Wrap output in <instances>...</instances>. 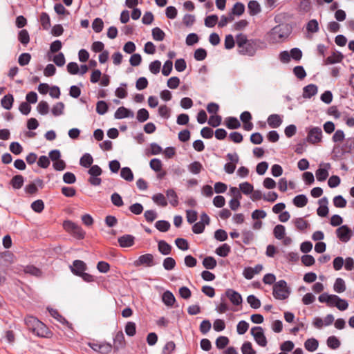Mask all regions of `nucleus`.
<instances>
[{
  "label": "nucleus",
  "instance_id": "nucleus-1",
  "mask_svg": "<svg viewBox=\"0 0 354 354\" xmlns=\"http://www.w3.org/2000/svg\"><path fill=\"white\" fill-rule=\"evenodd\" d=\"M288 36L286 26L277 25L267 34V40L272 44L279 43Z\"/></svg>",
  "mask_w": 354,
  "mask_h": 354
},
{
  "label": "nucleus",
  "instance_id": "nucleus-2",
  "mask_svg": "<svg viewBox=\"0 0 354 354\" xmlns=\"http://www.w3.org/2000/svg\"><path fill=\"white\" fill-rule=\"evenodd\" d=\"M290 291L287 287V283L284 280H280L273 286V296L275 299L283 300L288 297Z\"/></svg>",
  "mask_w": 354,
  "mask_h": 354
},
{
  "label": "nucleus",
  "instance_id": "nucleus-3",
  "mask_svg": "<svg viewBox=\"0 0 354 354\" xmlns=\"http://www.w3.org/2000/svg\"><path fill=\"white\" fill-rule=\"evenodd\" d=\"M261 43L259 39H250L242 48L238 50L239 53L243 55L254 56Z\"/></svg>",
  "mask_w": 354,
  "mask_h": 354
},
{
  "label": "nucleus",
  "instance_id": "nucleus-4",
  "mask_svg": "<svg viewBox=\"0 0 354 354\" xmlns=\"http://www.w3.org/2000/svg\"><path fill=\"white\" fill-rule=\"evenodd\" d=\"M322 131L320 127H315L309 129L306 140L309 143L317 144L322 141Z\"/></svg>",
  "mask_w": 354,
  "mask_h": 354
},
{
  "label": "nucleus",
  "instance_id": "nucleus-5",
  "mask_svg": "<svg viewBox=\"0 0 354 354\" xmlns=\"http://www.w3.org/2000/svg\"><path fill=\"white\" fill-rule=\"evenodd\" d=\"M251 334L254 337L256 342L261 346H266L267 345V339L264 335L263 330L260 326H255L252 328Z\"/></svg>",
  "mask_w": 354,
  "mask_h": 354
},
{
  "label": "nucleus",
  "instance_id": "nucleus-6",
  "mask_svg": "<svg viewBox=\"0 0 354 354\" xmlns=\"http://www.w3.org/2000/svg\"><path fill=\"white\" fill-rule=\"evenodd\" d=\"M32 333L37 337L44 338H51L53 337V332L44 324L42 322L39 321L36 326L35 330Z\"/></svg>",
  "mask_w": 354,
  "mask_h": 354
},
{
  "label": "nucleus",
  "instance_id": "nucleus-7",
  "mask_svg": "<svg viewBox=\"0 0 354 354\" xmlns=\"http://www.w3.org/2000/svg\"><path fill=\"white\" fill-rule=\"evenodd\" d=\"M339 239L344 243L348 242L353 236L352 230L347 225H342L336 230Z\"/></svg>",
  "mask_w": 354,
  "mask_h": 354
},
{
  "label": "nucleus",
  "instance_id": "nucleus-8",
  "mask_svg": "<svg viewBox=\"0 0 354 354\" xmlns=\"http://www.w3.org/2000/svg\"><path fill=\"white\" fill-rule=\"evenodd\" d=\"M72 273L76 276L80 277L86 270V264L82 260H75L73 266L71 267Z\"/></svg>",
  "mask_w": 354,
  "mask_h": 354
},
{
  "label": "nucleus",
  "instance_id": "nucleus-9",
  "mask_svg": "<svg viewBox=\"0 0 354 354\" xmlns=\"http://www.w3.org/2000/svg\"><path fill=\"white\" fill-rule=\"evenodd\" d=\"M225 296L229 299L231 303L235 306L241 304L243 301L241 295L233 289H227Z\"/></svg>",
  "mask_w": 354,
  "mask_h": 354
},
{
  "label": "nucleus",
  "instance_id": "nucleus-10",
  "mask_svg": "<svg viewBox=\"0 0 354 354\" xmlns=\"http://www.w3.org/2000/svg\"><path fill=\"white\" fill-rule=\"evenodd\" d=\"M263 270V266L257 264L255 267L245 268L243 272L244 277L247 279H252L255 274H259Z\"/></svg>",
  "mask_w": 354,
  "mask_h": 354
},
{
  "label": "nucleus",
  "instance_id": "nucleus-11",
  "mask_svg": "<svg viewBox=\"0 0 354 354\" xmlns=\"http://www.w3.org/2000/svg\"><path fill=\"white\" fill-rule=\"evenodd\" d=\"M145 265L151 267L153 265V257L151 254H145L141 255L138 259L134 262V266H138Z\"/></svg>",
  "mask_w": 354,
  "mask_h": 354
},
{
  "label": "nucleus",
  "instance_id": "nucleus-12",
  "mask_svg": "<svg viewBox=\"0 0 354 354\" xmlns=\"http://www.w3.org/2000/svg\"><path fill=\"white\" fill-rule=\"evenodd\" d=\"M124 335L122 330L118 331L113 337V348L116 351L124 347Z\"/></svg>",
  "mask_w": 354,
  "mask_h": 354
},
{
  "label": "nucleus",
  "instance_id": "nucleus-13",
  "mask_svg": "<svg viewBox=\"0 0 354 354\" xmlns=\"http://www.w3.org/2000/svg\"><path fill=\"white\" fill-rule=\"evenodd\" d=\"M319 207L317 210V214L321 217H325L328 214V208L327 207L328 200L326 197L321 198L319 201Z\"/></svg>",
  "mask_w": 354,
  "mask_h": 354
},
{
  "label": "nucleus",
  "instance_id": "nucleus-14",
  "mask_svg": "<svg viewBox=\"0 0 354 354\" xmlns=\"http://www.w3.org/2000/svg\"><path fill=\"white\" fill-rule=\"evenodd\" d=\"M267 121L269 127L274 129L279 127L281 124L283 120L279 115L272 114L269 115Z\"/></svg>",
  "mask_w": 354,
  "mask_h": 354
},
{
  "label": "nucleus",
  "instance_id": "nucleus-15",
  "mask_svg": "<svg viewBox=\"0 0 354 354\" xmlns=\"http://www.w3.org/2000/svg\"><path fill=\"white\" fill-rule=\"evenodd\" d=\"M343 59V55L340 52H333L330 56H328L324 60V64H333L336 63H339L342 62Z\"/></svg>",
  "mask_w": 354,
  "mask_h": 354
},
{
  "label": "nucleus",
  "instance_id": "nucleus-16",
  "mask_svg": "<svg viewBox=\"0 0 354 354\" xmlns=\"http://www.w3.org/2000/svg\"><path fill=\"white\" fill-rule=\"evenodd\" d=\"M118 242L121 248L131 247L133 245V235H123L118 238Z\"/></svg>",
  "mask_w": 354,
  "mask_h": 354
},
{
  "label": "nucleus",
  "instance_id": "nucleus-17",
  "mask_svg": "<svg viewBox=\"0 0 354 354\" xmlns=\"http://www.w3.org/2000/svg\"><path fill=\"white\" fill-rule=\"evenodd\" d=\"M24 322L28 329L32 333L35 330L36 326L39 323V320L34 316L28 315L25 317Z\"/></svg>",
  "mask_w": 354,
  "mask_h": 354
},
{
  "label": "nucleus",
  "instance_id": "nucleus-18",
  "mask_svg": "<svg viewBox=\"0 0 354 354\" xmlns=\"http://www.w3.org/2000/svg\"><path fill=\"white\" fill-rule=\"evenodd\" d=\"M317 93V86L315 84L306 86L303 89V97L304 98H310Z\"/></svg>",
  "mask_w": 354,
  "mask_h": 354
},
{
  "label": "nucleus",
  "instance_id": "nucleus-19",
  "mask_svg": "<svg viewBox=\"0 0 354 354\" xmlns=\"http://www.w3.org/2000/svg\"><path fill=\"white\" fill-rule=\"evenodd\" d=\"M14 103V97L12 94L8 93L3 96L1 100V106L6 110H10Z\"/></svg>",
  "mask_w": 354,
  "mask_h": 354
},
{
  "label": "nucleus",
  "instance_id": "nucleus-20",
  "mask_svg": "<svg viewBox=\"0 0 354 354\" xmlns=\"http://www.w3.org/2000/svg\"><path fill=\"white\" fill-rule=\"evenodd\" d=\"M158 251L163 255H168L171 252V246L165 241L161 240L158 243Z\"/></svg>",
  "mask_w": 354,
  "mask_h": 354
},
{
  "label": "nucleus",
  "instance_id": "nucleus-21",
  "mask_svg": "<svg viewBox=\"0 0 354 354\" xmlns=\"http://www.w3.org/2000/svg\"><path fill=\"white\" fill-rule=\"evenodd\" d=\"M24 182V178L22 175L18 174L12 177L10 180V185L14 189H20L22 187Z\"/></svg>",
  "mask_w": 354,
  "mask_h": 354
},
{
  "label": "nucleus",
  "instance_id": "nucleus-22",
  "mask_svg": "<svg viewBox=\"0 0 354 354\" xmlns=\"http://www.w3.org/2000/svg\"><path fill=\"white\" fill-rule=\"evenodd\" d=\"M166 195L167 198L169 199V203L173 207H176L178 205V197L177 194L173 189H169L167 190Z\"/></svg>",
  "mask_w": 354,
  "mask_h": 354
},
{
  "label": "nucleus",
  "instance_id": "nucleus-23",
  "mask_svg": "<svg viewBox=\"0 0 354 354\" xmlns=\"http://www.w3.org/2000/svg\"><path fill=\"white\" fill-rule=\"evenodd\" d=\"M93 158L90 153H84L80 160V165L85 168L92 166Z\"/></svg>",
  "mask_w": 354,
  "mask_h": 354
},
{
  "label": "nucleus",
  "instance_id": "nucleus-24",
  "mask_svg": "<svg viewBox=\"0 0 354 354\" xmlns=\"http://www.w3.org/2000/svg\"><path fill=\"white\" fill-rule=\"evenodd\" d=\"M318 346L319 342L315 338H309L304 343L305 348L310 352H313L316 351Z\"/></svg>",
  "mask_w": 354,
  "mask_h": 354
},
{
  "label": "nucleus",
  "instance_id": "nucleus-25",
  "mask_svg": "<svg viewBox=\"0 0 354 354\" xmlns=\"http://www.w3.org/2000/svg\"><path fill=\"white\" fill-rule=\"evenodd\" d=\"M162 299L163 303L167 306H172L176 301L174 295L169 290L163 293Z\"/></svg>",
  "mask_w": 354,
  "mask_h": 354
},
{
  "label": "nucleus",
  "instance_id": "nucleus-26",
  "mask_svg": "<svg viewBox=\"0 0 354 354\" xmlns=\"http://www.w3.org/2000/svg\"><path fill=\"white\" fill-rule=\"evenodd\" d=\"M18 40L24 46H26L30 42V35L27 30L22 29L18 33Z\"/></svg>",
  "mask_w": 354,
  "mask_h": 354
},
{
  "label": "nucleus",
  "instance_id": "nucleus-27",
  "mask_svg": "<svg viewBox=\"0 0 354 354\" xmlns=\"http://www.w3.org/2000/svg\"><path fill=\"white\" fill-rule=\"evenodd\" d=\"M153 201L158 205L161 207H166L167 205V201L165 196L161 194H156L152 196Z\"/></svg>",
  "mask_w": 354,
  "mask_h": 354
},
{
  "label": "nucleus",
  "instance_id": "nucleus-28",
  "mask_svg": "<svg viewBox=\"0 0 354 354\" xmlns=\"http://www.w3.org/2000/svg\"><path fill=\"white\" fill-rule=\"evenodd\" d=\"M248 8L250 15H256L261 12V7L257 1H250Z\"/></svg>",
  "mask_w": 354,
  "mask_h": 354
},
{
  "label": "nucleus",
  "instance_id": "nucleus-29",
  "mask_svg": "<svg viewBox=\"0 0 354 354\" xmlns=\"http://www.w3.org/2000/svg\"><path fill=\"white\" fill-rule=\"evenodd\" d=\"M274 236L276 239L281 240L284 238L286 234L285 227L282 225H277L273 230Z\"/></svg>",
  "mask_w": 354,
  "mask_h": 354
},
{
  "label": "nucleus",
  "instance_id": "nucleus-30",
  "mask_svg": "<svg viewBox=\"0 0 354 354\" xmlns=\"http://www.w3.org/2000/svg\"><path fill=\"white\" fill-rule=\"evenodd\" d=\"M294 224L298 230L304 231L306 230L309 226V223L303 218H297L294 221Z\"/></svg>",
  "mask_w": 354,
  "mask_h": 354
},
{
  "label": "nucleus",
  "instance_id": "nucleus-31",
  "mask_svg": "<svg viewBox=\"0 0 354 354\" xmlns=\"http://www.w3.org/2000/svg\"><path fill=\"white\" fill-rule=\"evenodd\" d=\"M131 111L124 106L119 107L115 112L114 116L117 119H122L130 115Z\"/></svg>",
  "mask_w": 354,
  "mask_h": 354
},
{
  "label": "nucleus",
  "instance_id": "nucleus-32",
  "mask_svg": "<svg viewBox=\"0 0 354 354\" xmlns=\"http://www.w3.org/2000/svg\"><path fill=\"white\" fill-rule=\"evenodd\" d=\"M308 203L307 197L304 194L296 196L293 199V203L297 207H303Z\"/></svg>",
  "mask_w": 354,
  "mask_h": 354
},
{
  "label": "nucleus",
  "instance_id": "nucleus-33",
  "mask_svg": "<svg viewBox=\"0 0 354 354\" xmlns=\"http://www.w3.org/2000/svg\"><path fill=\"white\" fill-rule=\"evenodd\" d=\"M24 272L26 274H30L35 277H41L42 274L41 270L33 265H29L25 267Z\"/></svg>",
  "mask_w": 354,
  "mask_h": 354
},
{
  "label": "nucleus",
  "instance_id": "nucleus-34",
  "mask_svg": "<svg viewBox=\"0 0 354 354\" xmlns=\"http://www.w3.org/2000/svg\"><path fill=\"white\" fill-rule=\"evenodd\" d=\"M230 250V246L227 243H224L216 248V253L220 257H225L229 254Z\"/></svg>",
  "mask_w": 354,
  "mask_h": 354
},
{
  "label": "nucleus",
  "instance_id": "nucleus-35",
  "mask_svg": "<svg viewBox=\"0 0 354 354\" xmlns=\"http://www.w3.org/2000/svg\"><path fill=\"white\" fill-rule=\"evenodd\" d=\"M226 126L230 129H236L241 127V123L236 118L229 117L226 119Z\"/></svg>",
  "mask_w": 354,
  "mask_h": 354
},
{
  "label": "nucleus",
  "instance_id": "nucleus-36",
  "mask_svg": "<svg viewBox=\"0 0 354 354\" xmlns=\"http://www.w3.org/2000/svg\"><path fill=\"white\" fill-rule=\"evenodd\" d=\"M334 290L337 293H342L346 290L344 281L342 278H337L334 283Z\"/></svg>",
  "mask_w": 354,
  "mask_h": 354
},
{
  "label": "nucleus",
  "instance_id": "nucleus-37",
  "mask_svg": "<svg viewBox=\"0 0 354 354\" xmlns=\"http://www.w3.org/2000/svg\"><path fill=\"white\" fill-rule=\"evenodd\" d=\"M216 261L212 257H207L203 261V266L209 270L214 269L216 266Z\"/></svg>",
  "mask_w": 354,
  "mask_h": 354
},
{
  "label": "nucleus",
  "instance_id": "nucleus-38",
  "mask_svg": "<svg viewBox=\"0 0 354 354\" xmlns=\"http://www.w3.org/2000/svg\"><path fill=\"white\" fill-rule=\"evenodd\" d=\"M71 234L73 235V236H74L78 240L84 239L86 234L85 232L82 228V227L79 226L78 225H77L73 229Z\"/></svg>",
  "mask_w": 354,
  "mask_h": 354
},
{
  "label": "nucleus",
  "instance_id": "nucleus-39",
  "mask_svg": "<svg viewBox=\"0 0 354 354\" xmlns=\"http://www.w3.org/2000/svg\"><path fill=\"white\" fill-rule=\"evenodd\" d=\"M64 107V104L62 102H57L55 105H53L51 109V112L53 115L59 116L63 114Z\"/></svg>",
  "mask_w": 354,
  "mask_h": 354
},
{
  "label": "nucleus",
  "instance_id": "nucleus-40",
  "mask_svg": "<svg viewBox=\"0 0 354 354\" xmlns=\"http://www.w3.org/2000/svg\"><path fill=\"white\" fill-rule=\"evenodd\" d=\"M162 162L158 158H153L150 160L149 166L155 172L161 171L162 169Z\"/></svg>",
  "mask_w": 354,
  "mask_h": 354
},
{
  "label": "nucleus",
  "instance_id": "nucleus-41",
  "mask_svg": "<svg viewBox=\"0 0 354 354\" xmlns=\"http://www.w3.org/2000/svg\"><path fill=\"white\" fill-rule=\"evenodd\" d=\"M40 23L44 30H48L50 27V19L48 13L41 12L40 15Z\"/></svg>",
  "mask_w": 354,
  "mask_h": 354
},
{
  "label": "nucleus",
  "instance_id": "nucleus-42",
  "mask_svg": "<svg viewBox=\"0 0 354 354\" xmlns=\"http://www.w3.org/2000/svg\"><path fill=\"white\" fill-rule=\"evenodd\" d=\"M120 176L127 181L133 180V172L129 167H123L120 171Z\"/></svg>",
  "mask_w": 354,
  "mask_h": 354
},
{
  "label": "nucleus",
  "instance_id": "nucleus-43",
  "mask_svg": "<svg viewBox=\"0 0 354 354\" xmlns=\"http://www.w3.org/2000/svg\"><path fill=\"white\" fill-rule=\"evenodd\" d=\"M306 30L308 32L315 33L319 31V24L316 19L310 20L306 25Z\"/></svg>",
  "mask_w": 354,
  "mask_h": 354
},
{
  "label": "nucleus",
  "instance_id": "nucleus-44",
  "mask_svg": "<svg viewBox=\"0 0 354 354\" xmlns=\"http://www.w3.org/2000/svg\"><path fill=\"white\" fill-rule=\"evenodd\" d=\"M31 208L34 212L41 213L44 209V203L41 199L36 200L32 203Z\"/></svg>",
  "mask_w": 354,
  "mask_h": 354
},
{
  "label": "nucleus",
  "instance_id": "nucleus-45",
  "mask_svg": "<svg viewBox=\"0 0 354 354\" xmlns=\"http://www.w3.org/2000/svg\"><path fill=\"white\" fill-rule=\"evenodd\" d=\"M176 261L172 257H167L164 259L162 266L166 270H171L176 266Z\"/></svg>",
  "mask_w": 354,
  "mask_h": 354
},
{
  "label": "nucleus",
  "instance_id": "nucleus-46",
  "mask_svg": "<svg viewBox=\"0 0 354 354\" xmlns=\"http://www.w3.org/2000/svg\"><path fill=\"white\" fill-rule=\"evenodd\" d=\"M92 28L93 30L99 33L102 31L104 28V22L101 18H95L92 23Z\"/></svg>",
  "mask_w": 354,
  "mask_h": 354
},
{
  "label": "nucleus",
  "instance_id": "nucleus-47",
  "mask_svg": "<svg viewBox=\"0 0 354 354\" xmlns=\"http://www.w3.org/2000/svg\"><path fill=\"white\" fill-rule=\"evenodd\" d=\"M247 301L252 308L257 309L261 306L260 300L253 295L247 297Z\"/></svg>",
  "mask_w": 354,
  "mask_h": 354
},
{
  "label": "nucleus",
  "instance_id": "nucleus-48",
  "mask_svg": "<svg viewBox=\"0 0 354 354\" xmlns=\"http://www.w3.org/2000/svg\"><path fill=\"white\" fill-rule=\"evenodd\" d=\"M109 106L106 102L100 100L97 102L96 112L100 115H104L108 111Z\"/></svg>",
  "mask_w": 354,
  "mask_h": 354
},
{
  "label": "nucleus",
  "instance_id": "nucleus-49",
  "mask_svg": "<svg viewBox=\"0 0 354 354\" xmlns=\"http://www.w3.org/2000/svg\"><path fill=\"white\" fill-rule=\"evenodd\" d=\"M239 189L246 195L251 194L253 192L254 187L252 184L248 182H244L239 184Z\"/></svg>",
  "mask_w": 354,
  "mask_h": 354
},
{
  "label": "nucleus",
  "instance_id": "nucleus-50",
  "mask_svg": "<svg viewBox=\"0 0 354 354\" xmlns=\"http://www.w3.org/2000/svg\"><path fill=\"white\" fill-rule=\"evenodd\" d=\"M156 227L160 232H165L170 228V223L167 221H158L155 224Z\"/></svg>",
  "mask_w": 354,
  "mask_h": 354
},
{
  "label": "nucleus",
  "instance_id": "nucleus-51",
  "mask_svg": "<svg viewBox=\"0 0 354 354\" xmlns=\"http://www.w3.org/2000/svg\"><path fill=\"white\" fill-rule=\"evenodd\" d=\"M165 34L160 28H154L152 29V37L154 40L162 41Z\"/></svg>",
  "mask_w": 354,
  "mask_h": 354
},
{
  "label": "nucleus",
  "instance_id": "nucleus-52",
  "mask_svg": "<svg viewBox=\"0 0 354 354\" xmlns=\"http://www.w3.org/2000/svg\"><path fill=\"white\" fill-rule=\"evenodd\" d=\"M149 114L146 109H140L137 112V120L140 122H144L149 119Z\"/></svg>",
  "mask_w": 354,
  "mask_h": 354
},
{
  "label": "nucleus",
  "instance_id": "nucleus-53",
  "mask_svg": "<svg viewBox=\"0 0 354 354\" xmlns=\"http://www.w3.org/2000/svg\"><path fill=\"white\" fill-rule=\"evenodd\" d=\"M203 169V165L200 162L194 161L189 165V170L194 174H199Z\"/></svg>",
  "mask_w": 354,
  "mask_h": 354
},
{
  "label": "nucleus",
  "instance_id": "nucleus-54",
  "mask_svg": "<svg viewBox=\"0 0 354 354\" xmlns=\"http://www.w3.org/2000/svg\"><path fill=\"white\" fill-rule=\"evenodd\" d=\"M218 19V16L216 15H209L205 19V25L207 27L212 28L217 24Z\"/></svg>",
  "mask_w": 354,
  "mask_h": 354
},
{
  "label": "nucleus",
  "instance_id": "nucleus-55",
  "mask_svg": "<svg viewBox=\"0 0 354 354\" xmlns=\"http://www.w3.org/2000/svg\"><path fill=\"white\" fill-rule=\"evenodd\" d=\"M37 109L41 115H46L49 111L48 104L46 101H40L37 104Z\"/></svg>",
  "mask_w": 354,
  "mask_h": 354
},
{
  "label": "nucleus",
  "instance_id": "nucleus-56",
  "mask_svg": "<svg viewBox=\"0 0 354 354\" xmlns=\"http://www.w3.org/2000/svg\"><path fill=\"white\" fill-rule=\"evenodd\" d=\"M327 346L332 349H336L339 347L340 342L335 336H330L327 339Z\"/></svg>",
  "mask_w": 354,
  "mask_h": 354
},
{
  "label": "nucleus",
  "instance_id": "nucleus-57",
  "mask_svg": "<svg viewBox=\"0 0 354 354\" xmlns=\"http://www.w3.org/2000/svg\"><path fill=\"white\" fill-rule=\"evenodd\" d=\"M245 11V6L242 3H236L232 10V12L234 15L240 16Z\"/></svg>",
  "mask_w": 354,
  "mask_h": 354
},
{
  "label": "nucleus",
  "instance_id": "nucleus-58",
  "mask_svg": "<svg viewBox=\"0 0 354 354\" xmlns=\"http://www.w3.org/2000/svg\"><path fill=\"white\" fill-rule=\"evenodd\" d=\"M30 59H31L30 54H29L28 53H24L19 55V59H18V62L20 66H24L28 64Z\"/></svg>",
  "mask_w": 354,
  "mask_h": 354
},
{
  "label": "nucleus",
  "instance_id": "nucleus-59",
  "mask_svg": "<svg viewBox=\"0 0 354 354\" xmlns=\"http://www.w3.org/2000/svg\"><path fill=\"white\" fill-rule=\"evenodd\" d=\"M241 352L243 354H256V351L253 349L252 345L250 342H245L243 344Z\"/></svg>",
  "mask_w": 354,
  "mask_h": 354
},
{
  "label": "nucleus",
  "instance_id": "nucleus-60",
  "mask_svg": "<svg viewBox=\"0 0 354 354\" xmlns=\"http://www.w3.org/2000/svg\"><path fill=\"white\" fill-rule=\"evenodd\" d=\"M249 324L244 320L240 321L236 326V330L239 335L245 334L248 330Z\"/></svg>",
  "mask_w": 354,
  "mask_h": 354
},
{
  "label": "nucleus",
  "instance_id": "nucleus-61",
  "mask_svg": "<svg viewBox=\"0 0 354 354\" xmlns=\"http://www.w3.org/2000/svg\"><path fill=\"white\" fill-rule=\"evenodd\" d=\"M316 178L319 181H324L328 176L327 169L319 168L316 171Z\"/></svg>",
  "mask_w": 354,
  "mask_h": 354
},
{
  "label": "nucleus",
  "instance_id": "nucleus-62",
  "mask_svg": "<svg viewBox=\"0 0 354 354\" xmlns=\"http://www.w3.org/2000/svg\"><path fill=\"white\" fill-rule=\"evenodd\" d=\"M158 114L165 119H168L170 117L171 109L166 105H161L158 108Z\"/></svg>",
  "mask_w": 354,
  "mask_h": 354
},
{
  "label": "nucleus",
  "instance_id": "nucleus-63",
  "mask_svg": "<svg viewBox=\"0 0 354 354\" xmlns=\"http://www.w3.org/2000/svg\"><path fill=\"white\" fill-rule=\"evenodd\" d=\"M229 343V339L227 337L220 336L216 340V346L219 349L224 348Z\"/></svg>",
  "mask_w": 354,
  "mask_h": 354
},
{
  "label": "nucleus",
  "instance_id": "nucleus-64",
  "mask_svg": "<svg viewBox=\"0 0 354 354\" xmlns=\"http://www.w3.org/2000/svg\"><path fill=\"white\" fill-rule=\"evenodd\" d=\"M176 348V344L173 341L166 343L165 345L162 354H171Z\"/></svg>",
  "mask_w": 354,
  "mask_h": 354
}]
</instances>
